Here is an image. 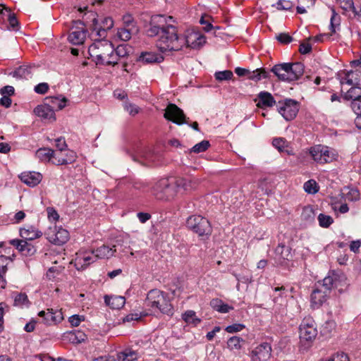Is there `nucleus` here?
Wrapping results in <instances>:
<instances>
[{"mask_svg": "<svg viewBox=\"0 0 361 361\" xmlns=\"http://www.w3.org/2000/svg\"><path fill=\"white\" fill-rule=\"evenodd\" d=\"M171 19V16H153L151 17L149 27L146 29L147 36L159 37L157 46L161 52L178 51L183 47L181 38L178 36L176 27L168 23V20Z\"/></svg>", "mask_w": 361, "mask_h": 361, "instance_id": "1", "label": "nucleus"}, {"mask_svg": "<svg viewBox=\"0 0 361 361\" xmlns=\"http://www.w3.org/2000/svg\"><path fill=\"white\" fill-rule=\"evenodd\" d=\"M305 66L300 62L283 63L274 66L271 71L279 80L292 82L299 79L304 73Z\"/></svg>", "mask_w": 361, "mask_h": 361, "instance_id": "2", "label": "nucleus"}, {"mask_svg": "<svg viewBox=\"0 0 361 361\" xmlns=\"http://www.w3.org/2000/svg\"><path fill=\"white\" fill-rule=\"evenodd\" d=\"M145 305L154 311L167 315L173 314V307L167 295L160 290L152 289L148 292Z\"/></svg>", "mask_w": 361, "mask_h": 361, "instance_id": "3", "label": "nucleus"}, {"mask_svg": "<svg viewBox=\"0 0 361 361\" xmlns=\"http://www.w3.org/2000/svg\"><path fill=\"white\" fill-rule=\"evenodd\" d=\"M114 52L113 44L106 39L95 40L88 49V53L97 65H104L106 58Z\"/></svg>", "mask_w": 361, "mask_h": 361, "instance_id": "4", "label": "nucleus"}, {"mask_svg": "<svg viewBox=\"0 0 361 361\" xmlns=\"http://www.w3.org/2000/svg\"><path fill=\"white\" fill-rule=\"evenodd\" d=\"M153 195L161 200L173 199L178 193L174 179L161 178L152 188Z\"/></svg>", "mask_w": 361, "mask_h": 361, "instance_id": "5", "label": "nucleus"}, {"mask_svg": "<svg viewBox=\"0 0 361 361\" xmlns=\"http://www.w3.org/2000/svg\"><path fill=\"white\" fill-rule=\"evenodd\" d=\"M186 226L199 236H209L212 228L210 222L200 215H192L187 219Z\"/></svg>", "mask_w": 361, "mask_h": 361, "instance_id": "6", "label": "nucleus"}, {"mask_svg": "<svg viewBox=\"0 0 361 361\" xmlns=\"http://www.w3.org/2000/svg\"><path fill=\"white\" fill-rule=\"evenodd\" d=\"M300 339L302 344L307 343L310 346L317 336L316 323L311 317L305 318L299 327Z\"/></svg>", "mask_w": 361, "mask_h": 361, "instance_id": "7", "label": "nucleus"}, {"mask_svg": "<svg viewBox=\"0 0 361 361\" xmlns=\"http://www.w3.org/2000/svg\"><path fill=\"white\" fill-rule=\"evenodd\" d=\"M310 154L314 161L319 164L331 162L337 157L334 149L322 145H317L310 147Z\"/></svg>", "mask_w": 361, "mask_h": 361, "instance_id": "8", "label": "nucleus"}, {"mask_svg": "<svg viewBox=\"0 0 361 361\" xmlns=\"http://www.w3.org/2000/svg\"><path fill=\"white\" fill-rule=\"evenodd\" d=\"M164 117L177 125L188 123L183 110L174 104H169L166 106Z\"/></svg>", "mask_w": 361, "mask_h": 361, "instance_id": "9", "label": "nucleus"}, {"mask_svg": "<svg viewBox=\"0 0 361 361\" xmlns=\"http://www.w3.org/2000/svg\"><path fill=\"white\" fill-rule=\"evenodd\" d=\"M90 16L92 18V28L94 31L97 32V35L99 37L104 38L106 36V30L111 29L114 26V20L111 18H104L101 24H99L98 19L97 18V14L91 12Z\"/></svg>", "mask_w": 361, "mask_h": 361, "instance_id": "10", "label": "nucleus"}, {"mask_svg": "<svg viewBox=\"0 0 361 361\" xmlns=\"http://www.w3.org/2000/svg\"><path fill=\"white\" fill-rule=\"evenodd\" d=\"M278 111L286 121H291L296 116L299 105L295 100L287 99L284 103L279 106Z\"/></svg>", "mask_w": 361, "mask_h": 361, "instance_id": "11", "label": "nucleus"}, {"mask_svg": "<svg viewBox=\"0 0 361 361\" xmlns=\"http://www.w3.org/2000/svg\"><path fill=\"white\" fill-rule=\"evenodd\" d=\"M45 235L49 242L58 245L66 243L69 239L68 231L62 228H50L49 231L45 233Z\"/></svg>", "mask_w": 361, "mask_h": 361, "instance_id": "12", "label": "nucleus"}, {"mask_svg": "<svg viewBox=\"0 0 361 361\" xmlns=\"http://www.w3.org/2000/svg\"><path fill=\"white\" fill-rule=\"evenodd\" d=\"M183 45L191 49H199L205 43V37L195 31H188L185 38L181 39Z\"/></svg>", "mask_w": 361, "mask_h": 361, "instance_id": "13", "label": "nucleus"}, {"mask_svg": "<svg viewBox=\"0 0 361 361\" xmlns=\"http://www.w3.org/2000/svg\"><path fill=\"white\" fill-rule=\"evenodd\" d=\"M73 23L75 26L72 27V31L68 35V40L75 45L82 44L86 38L87 30L83 27H78L79 25H84L82 21H73Z\"/></svg>", "mask_w": 361, "mask_h": 361, "instance_id": "14", "label": "nucleus"}, {"mask_svg": "<svg viewBox=\"0 0 361 361\" xmlns=\"http://www.w3.org/2000/svg\"><path fill=\"white\" fill-rule=\"evenodd\" d=\"M271 347L269 343L264 342L251 352V357L253 361H267L271 357Z\"/></svg>", "mask_w": 361, "mask_h": 361, "instance_id": "15", "label": "nucleus"}, {"mask_svg": "<svg viewBox=\"0 0 361 361\" xmlns=\"http://www.w3.org/2000/svg\"><path fill=\"white\" fill-rule=\"evenodd\" d=\"M39 317L44 319V322L47 325H53L61 322L63 319V314L60 310L47 309V311H40Z\"/></svg>", "mask_w": 361, "mask_h": 361, "instance_id": "16", "label": "nucleus"}, {"mask_svg": "<svg viewBox=\"0 0 361 361\" xmlns=\"http://www.w3.org/2000/svg\"><path fill=\"white\" fill-rule=\"evenodd\" d=\"M329 295V293L317 286L311 294V306L314 309L319 308L326 301Z\"/></svg>", "mask_w": 361, "mask_h": 361, "instance_id": "17", "label": "nucleus"}, {"mask_svg": "<svg viewBox=\"0 0 361 361\" xmlns=\"http://www.w3.org/2000/svg\"><path fill=\"white\" fill-rule=\"evenodd\" d=\"M344 99L346 100H352L350 106L355 114L357 113V109H355V105L361 104V87L359 86H352L344 95Z\"/></svg>", "mask_w": 361, "mask_h": 361, "instance_id": "18", "label": "nucleus"}, {"mask_svg": "<svg viewBox=\"0 0 361 361\" xmlns=\"http://www.w3.org/2000/svg\"><path fill=\"white\" fill-rule=\"evenodd\" d=\"M361 83V72L358 70L350 71L345 73L341 79V84L358 86Z\"/></svg>", "mask_w": 361, "mask_h": 361, "instance_id": "19", "label": "nucleus"}, {"mask_svg": "<svg viewBox=\"0 0 361 361\" xmlns=\"http://www.w3.org/2000/svg\"><path fill=\"white\" fill-rule=\"evenodd\" d=\"M34 112L37 116L43 119L53 121L56 120L54 111L45 102L43 104L37 106L34 109Z\"/></svg>", "mask_w": 361, "mask_h": 361, "instance_id": "20", "label": "nucleus"}, {"mask_svg": "<svg viewBox=\"0 0 361 361\" xmlns=\"http://www.w3.org/2000/svg\"><path fill=\"white\" fill-rule=\"evenodd\" d=\"M19 177L22 182L31 187L39 184L42 178L41 173L34 171L22 173Z\"/></svg>", "mask_w": 361, "mask_h": 361, "instance_id": "21", "label": "nucleus"}, {"mask_svg": "<svg viewBox=\"0 0 361 361\" xmlns=\"http://www.w3.org/2000/svg\"><path fill=\"white\" fill-rule=\"evenodd\" d=\"M67 102L68 99L62 95L47 97L44 99V102L47 103V105L54 111V109H63L66 106Z\"/></svg>", "mask_w": 361, "mask_h": 361, "instance_id": "22", "label": "nucleus"}, {"mask_svg": "<svg viewBox=\"0 0 361 361\" xmlns=\"http://www.w3.org/2000/svg\"><path fill=\"white\" fill-rule=\"evenodd\" d=\"M275 254L281 264H283L286 260L289 261L292 258L290 247L282 243L279 244L276 247Z\"/></svg>", "mask_w": 361, "mask_h": 361, "instance_id": "23", "label": "nucleus"}, {"mask_svg": "<svg viewBox=\"0 0 361 361\" xmlns=\"http://www.w3.org/2000/svg\"><path fill=\"white\" fill-rule=\"evenodd\" d=\"M177 188V193L189 191L195 187V182L186 178H177L174 179Z\"/></svg>", "mask_w": 361, "mask_h": 361, "instance_id": "24", "label": "nucleus"}, {"mask_svg": "<svg viewBox=\"0 0 361 361\" xmlns=\"http://www.w3.org/2000/svg\"><path fill=\"white\" fill-rule=\"evenodd\" d=\"M115 245L112 247H110L107 245H102L98 247L95 250H92V253L94 254V257L97 259H109L114 256L116 252V249H114Z\"/></svg>", "mask_w": 361, "mask_h": 361, "instance_id": "25", "label": "nucleus"}, {"mask_svg": "<svg viewBox=\"0 0 361 361\" xmlns=\"http://www.w3.org/2000/svg\"><path fill=\"white\" fill-rule=\"evenodd\" d=\"M259 102L257 106L259 108L271 107L276 104V101L271 93L268 92H261L258 94Z\"/></svg>", "mask_w": 361, "mask_h": 361, "instance_id": "26", "label": "nucleus"}, {"mask_svg": "<svg viewBox=\"0 0 361 361\" xmlns=\"http://www.w3.org/2000/svg\"><path fill=\"white\" fill-rule=\"evenodd\" d=\"M164 60V57L155 52H142L139 56V61L144 63H160Z\"/></svg>", "mask_w": 361, "mask_h": 361, "instance_id": "27", "label": "nucleus"}, {"mask_svg": "<svg viewBox=\"0 0 361 361\" xmlns=\"http://www.w3.org/2000/svg\"><path fill=\"white\" fill-rule=\"evenodd\" d=\"M337 277L334 274H329L322 282L318 281L317 286L330 293L331 289L336 285Z\"/></svg>", "mask_w": 361, "mask_h": 361, "instance_id": "28", "label": "nucleus"}, {"mask_svg": "<svg viewBox=\"0 0 361 361\" xmlns=\"http://www.w3.org/2000/svg\"><path fill=\"white\" fill-rule=\"evenodd\" d=\"M104 301L107 305L116 310L122 308L126 303V299L123 296L106 295L104 297Z\"/></svg>", "mask_w": 361, "mask_h": 361, "instance_id": "29", "label": "nucleus"}, {"mask_svg": "<svg viewBox=\"0 0 361 361\" xmlns=\"http://www.w3.org/2000/svg\"><path fill=\"white\" fill-rule=\"evenodd\" d=\"M32 67L30 66H20L10 74L12 75L13 77L16 78L29 79L31 78L32 75Z\"/></svg>", "mask_w": 361, "mask_h": 361, "instance_id": "30", "label": "nucleus"}, {"mask_svg": "<svg viewBox=\"0 0 361 361\" xmlns=\"http://www.w3.org/2000/svg\"><path fill=\"white\" fill-rule=\"evenodd\" d=\"M92 255H87V253H77V257L75 259L76 265L80 266V268L83 269L92 263L97 258L94 257V254Z\"/></svg>", "mask_w": 361, "mask_h": 361, "instance_id": "31", "label": "nucleus"}, {"mask_svg": "<svg viewBox=\"0 0 361 361\" xmlns=\"http://www.w3.org/2000/svg\"><path fill=\"white\" fill-rule=\"evenodd\" d=\"M20 236L25 239V240H32L40 237L42 233L36 231L34 227L31 226L28 228H22L20 231Z\"/></svg>", "mask_w": 361, "mask_h": 361, "instance_id": "32", "label": "nucleus"}, {"mask_svg": "<svg viewBox=\"0 0 361 361\" xmlns=\"http://www.w3.org/2000/svg\"><path fill=\"white\" fill-rule=\"evenodd\" d=\"M210 306L214 310L221 313H227L231 310L233 309L232 306H229L228 305L225 304L219 298L212 299L210 301Z\"/></svg>", "mask_w": 361, "mask_h": 361, "instance_id": "33", "label": "nucleus"}, {"mask_svg": "<svg viewBox=\"0 0 361 361\" xmlns=\"http://www.w3.org/2000/svg\"><path fill=\"white\" fill-rule=\"evenodd\" d=\"M35 156L43 162H49L52 159L54 156V150L48 148H39L36 151Z\"/></svg>", "mask_w": 361, "mask_h": 361, "instance_id": "34", "label": "nucleus"}, {"mask_svg": "<svg viewBox=\"0 0 361 361\" xmlns=\"http://www.w3.org/2000/svg\"><path fill=\"white\" fill-rule=\"evenodd\" d=\"M30 302L25 293H16L13 295V305L21 308L28 307Z\"/></svg>", "mask_w": 361, "mask_h": 361, "instance_id": "35", "label": "nucleus"}, {"mask_svg": "<svg viewBox=\"0 0 361 361\" xmlns=\"http://www.w3.org/2000/svg\"><path fill=\"white\" fill-rule=\"evenodd\" d=\"M137 353L130 348L124 350L118 353L117 358L119 361H135L137 359Z\"/></svg>", "mask_w": 361, "mask_h": 361, "instance_id": "36", "label": "nucleus"}, {"mask_svg": "<svg viewBox=\"0 0 361 361\" xmlns=\"http://www.w3.org/2000/svg\"><path fill=\"white\" fill-rule=\"evenodd\" d=\"M316 214L313 207L310 205H307L303 207L301 214V219L307 223H312L314 221Z\"/></svg>", "mask_w": 361, "mask_h": 361, "instance_id": "37", "label": "nucleus"}, {"mask_svg": "<svg viewBox=\"0 0 361 361\" xmlns=\"http://www.w3.org/2000/svg\"><path fill=\"white\" fill-rule=\"evenodd\" d=\"M269 76V73L264 68H257L253 71H250V74L248 75V79L259 81L262 78H267Z\"/></svg>", "mask_w": 361, "mask_h": 361, "instance_id": "38", "label": "nucleus"}, {"mask_svg": "<svg viewBox=\"0 0 361 361\" xmlns=\"http://www.w3.org/2000/svg\"><path fill=\"white\" fill-rule=\"evenodd\" d=\"M183 319L188 324H192L194 325H197L200 323V319L196 317V313L193 310H188L182 316Z\"/></svg>", "mask_w": 361, "mask_h": 361, "instance_id": "39", "label": "nucleus"}, {"mask_svg": "<svg viewBox=\"0 0 361 361\" xmlns=\"http://www.w3.org/2000/svg\"><path fill=\"white\" fill-rule=\"evenodd\" d=\"M66 157H59L57 160L56 165H66L68 164H71L75 161L76 155L73 151L66 150Z\"/></svg>", "mask_w": 361, "mask_h": 361, "instance_id": "40", "label": "nucleus"}, {"mask_svg": "<svg viewBox=\"0 0 361 361\" xmlns=\"http://www.w3.org/2000/svg\"><path fill=\"white\" fill-rule=\"evenodd\" d=\"M245 343V341L238 336H232L227 341L228 348L233 350H240L242 347V343Z\"/></svg>", "mask_w": 361, "mask_h": 361, "instance_id": "41", "label": "nucleus"}, {"mask_svg": "<svg viewBox=\"0 0 361 361\" xmlns=\"http://www.w3.org/2000/svg\"><path fill=\"white\" fill-rule=\"evenodd\" d=\"M19 251L21 252L24 255H32L35 253L36 250L35 247L26 240H24L21 246L19 248Z\"/></svg>", "mask_w": 361, "mask_h": 361, "instance_id": "42", "label": "nucleus"}, {"mask_svg": "<svg viewBox=\"0 0 361 361\" xmlns=\"http://www.w3.org/2000/svg\"><path fill=\"white\" fill-rule=\"evenodd\" d=\"M161 154L149 152L145 155V160L153 165H158L161 163Z\"/></svg>", "mask_w": 361, "mask_h": 361, "instance_id": "43", "label": "nucleus"}, {"mask_svg": "<svg viewBox=\"0 0 361 361\" xmlns=\"http://www.w3.org/2000/svg\"><path fill=\"white\" fill-rule=\"evenodd\" d=\"M210 146V143L208 140H202V142L194 145L191 149L190 152L194 153H200L205 152Z\"/></svg>", "mask_w": 361, "mask_h": 361, "instance_id": "44", "label": "nucleus"}, {"mask_svg": "<svg viewBox=\"0 0 361 361\" xmlns=\"http://www.w3.org/2000/svg\"><path fill=\"white\" fill-rule=\"evenodd\" d=\"M130 51V47L125 44H120L117 47L114 48L115 54L121 58L126 57L128 55Z\"/></svg>", "mask_w": 361, "mask_h": 361, "instance_id": "45", "label": "nucleus"}, {"mask_svg": "<svg viewBox=\"0 0 361 361\" xmlns=\"http://www.w3.org/2000/svg\"><path fill=\"white\" fill-rule=\"evenodd\" d=\"M332 15L330 20V29L332 33L336 32V28L340 25V16L334 8L331 9Z\"/></svg>", "mask_w": 361, "mask_h": 361, "instance_id": "46", "label": "nucleus"}, {"mask_svg": "<svg viewBox=\"0 0 361 361\" xmlns=\"http://www.w3.org/2000/svg\"><path fill=\"white\" fill-rule=\"evenodd\" d=\"M304 190L310 194H315L318 192L317 183L314 180H309L304 184Z\"/></svg>", "mask_w": 361, "mask_h": 361, "instance_id": "47", "label": "nucleus"}, {"mask_svg": "<svg viewBox=\"0 0 361 361\" xmlns=\"http://www.w3.org/2000/svg\"><path fill=\"white\" fill-rule=\"evenodd\" d=\"M214 76L216 80L223 81L231 80L233 78V74L231 71L226 70L224 71L216 72Z\"/></svg>", "mask_w": 361, "mask_h": 361, "instance_id": "48", "label": "nucleus"}, {"mask_svg": "<svg viewBox=\"0 0 361 361\" xmlns=\"http://www.w3.org/2000/svg\"><path fill=\"white\" fill-rule=\"evenodd\" d=\"M319 226L324 228L329 227L333 223V219L328 215L320 214L318 216Z\"/></svg>", "mask_w": 361, "mask_h": 361, "instance_id": "49", "label": "nucleus"}, {"mask_svg": "<svg viewBox=\"0 0 361 361\" xmlns=\"http://www.w3.org/2000/svg\"><path fill=\"white\" fill-rule=\"evenodd\" d=\"M273 145L279 151L284 152L286 147V141L283 138H274L272 142Z\"/></svg>", "mask_w": 361, "mask_h": 361, "instance_id": "50", "label": "nucleus"}, {"mask_svg": "<svg viewBox=\"0 0 361 361\" xmlns=\"http://www.w3.org/2000/svg\"><path fill=\"white\" fill-rule=\"evenodd\" d=\"M124 109L129 113L130 115L135 116L139 112V108L134 104L130 102H125L123 104Z\"/></svg>", "mask_w": 361, "mask_h": 361, "instance_id": "51", "label": "nucleus"}, {"mask_svg": "<svg viewBox=\"0 0 361 361\" xmlns=\"http://www.w3.org/2000/svg\"><path fill=\"white\" fill-rule=\"evenodd\" d=\"M276 4L279 10L288 11L293 7V3L288 0H279Z\"/></svg>", "mask_w": 361, "mask_h": 361, "instance_id": "52", "label": "nucleus"}, {"mask_svg": "<svg viewBox=\"0 0 361 361\" xmlns=\"http://www.w3.org/2000/svg\"><path fill=\"white\" fill-rule=\"evenodd\" d=\"M72 335L74 336V338H72L73 342H75L77 343L84 342L87 338V335L81 331H75L72 334Z\"/></svg>", "mask_w": 361, "mask_h": 361, "instance_id": "53", "label": "nucleus"}, {"mask_svg": "<svg viewBox=\"0 0 361 361\" xmlns=\"http://www.w3.org/2000/svg\"><path fill=\"white\" fill-rule=\"evenodd\" d=\"M118 37L123 41H128L131 37L130 32L126 28H121L118 31Z\"/></svg>", "mask_w": 361, "mask_h": 361, "instance_id": "54", "label": "nucleus"}, {"mask_svg": "<svg viewBox=\"0 0 361 361\" xmlns=\"http://www.w3.org/2000/svg\"><path fill=\"white\" fill-rule=\"evenodd\" d=\"M277 40L282 44H288L293 41V37L287 33H280L276 36Z\"/></svg>", "mask_w": 361, "mask_h": 361, "instance_id": "55", "label": "nucleus"}, {"mask_svg": "<svg viewBox=\"0 0 361 361\" xmlns=\"http://www.w3.org/2000/svg\"><path fill=\"white\" fill-rule=\"evenodd\" d=\"M105 64L104 65H111L115 66L118 63L120 57H118L115 52H113L111 55H109L107 58H106Z\"/></svg>", "mask_w": 361, "mask_h": 361, "instance_id": "56", "label": "nucleus"}, {"mask_svg": "<svg viewBox=\"0 0 361 361\" xmlns=\"http://www.w3.org/2000/svg\"><path fill=\"white\" fill-rule=\"evenodd\" d=\"M55 141H56V147L59 149V151L62 152L63 151L67 149L68 146H67V144L66 142L64 137H59V138L56 139Z\"/></svg>", "mask_w": 361, "mask_h": 361, "instance_id": "57", "label": "nucleus"}, {"mask_svg": "<svg viewBox=\"0 0 361 361\" xmlns=\"http://www.w3.org/2000/svg\"><path fill=\"white\" fill-rule=\"evenodd\" d=\"M245 328V326L242 324H234L229 325L226 328V331L228 333H235L240 331Z\"/></svg>", "mask_w": 361, "mask_h": 361, "instance_id": "58", "label": "nucleus"}, {"mask_svg": "<svg viewBox=\"0 0 361 361\" xmlns=\"http://www.w3.org/2000/svg\"><path fill=\"white\" fill-rule=\"evenodd\" d=\"M49 90V85L46 82H42L35 87V91L41 94H44L47 92Z\"/></svg>", "mask_w": 361, "mask_h": 361, "instance_id": "59", "label": "nucleus"}, {"mask_svg": "<svg viewBox=\"0 0 361 361\" xmlns=\"http://www.w3.org/2000/svg\"><path fill=\"white\" fill-rule=\"evenodd\" d=\"M84 320L83 316H79L78 314H74L69 317V322L73 326H78L80 325V322Z\"/></svg>", "mask_w": 361, "mask_h": 361, "instance_id": "60", "label": "nucleus"}, {"mask_svg": "<svg viewBox=\"0 0 361 361\" xmlns=\"http://www.w3.org/2000/svg\"><path fill=\"white\" fill-rule=\"evenodd\" d=\"M8 20L10 27L13 30H18V21L15 14L9 13Z\"/></svg>", "mask_w": 361, "mask_h": 361, "instance_id": "61", "label": "nucleus"}, {"mask_svg": "<svg viewBox=\"0 0 361 361\" xmlns=\"http://www.w3.org/2000/svg\"><path fill=\"white\" fill-rule=\"evenodd\" d=\"M355 109H357V113L355 114L357 116L355 119V124L357 128L361 130V104L357 106L355 104Z\"/></svg>", "mask_w": 361, "mask_h": 361, "instance_id": "62", "label": "nucleus"}, {"mask_svg": "<svg viewBox=\"0 0 361 361\" xmlns=\"http://www.w3.org/2000/svg\"><path fill=\"white\" fill-rule=\"evenodd\" d=\"M142 315L137 313H131L126 315L123 321V322H129L132 321H138L141 318Z\"/></svg>", "mask_w": 361, "mask_h": 361, "instance_id": "63", "label": "nucleus"}, {"mask_svg": "<svg viewBox=\"0 0 361 361\" xmlns=\"http://www.w3.org/2000/svg\"><path fill=\"white\" fill-rule=\"evenodd\" d=\"M312 50V47L309 43H301L299 47V51L302 54H307Z\"/></svg>", "mask_w": 361, "mask_h": 361, "instance_id": "64", "label": "nucleus"}]
</instances>
